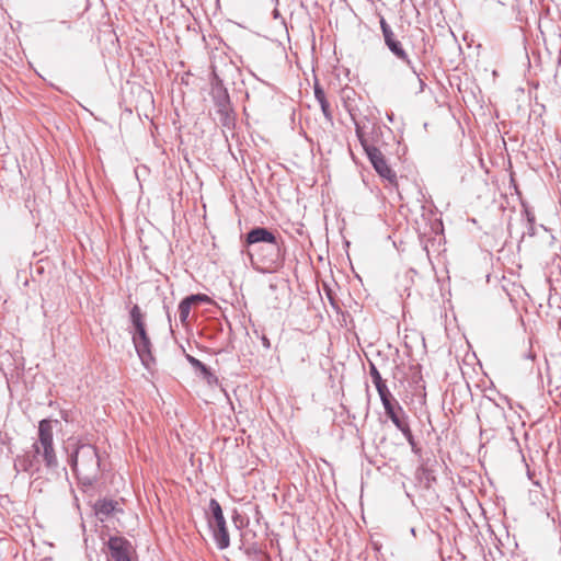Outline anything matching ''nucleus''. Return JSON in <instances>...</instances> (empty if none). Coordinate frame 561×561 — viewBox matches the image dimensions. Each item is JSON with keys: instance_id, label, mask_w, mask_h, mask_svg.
<instances>
[{"instance_id": "f257e3e1", "label": "nucleus", "mask_w": 561, "mask_h": 561, "mask_svg": "<svg viewBox=\"0 0 561 561\" xmlns=\"http://www.w3.org/2000/svg\"><path fill=\"white\" fill-rule=\"evenodd\" d=\"M47 469L55 470L58 459L54 448L53 423L50 420H42L38 424V437L28 450L18 455L14 459L16 473L26 472L31 476L41 471V463Z\"/></svg>"}, {"instance_id": "f03ea898", "label": "nucleus", "mask_w": 561, "mask_h": 561, "mask_svg": "<svg viewBox=\"0 0 561 561\" xmlns=\"http://www.w3.org/2000/svg\"><path fill=\"white\" fill-rule=\"evenodd\" d=\"M69 466L82 486H92L99 479L101 460L91 444H78L69 457Z\"/></svg>"}, {"instance_id": "7ed1b4c3", "label": "nucleus", "mask_w": 561, "mask_h": 561, "mask_svg": "<svg viewBox=\"0 0 561 561\" xmlns=\"http://www.w3.org/2000/svg\"><path fill=\"white\" fill-rule=\"evenodd\" d=\"M133 330L130 331L133 344L139 359L146 368H150L154 363L152 355V344L146 330L144 314L138 305L133 306L129 312Z\"/></svg>"}, {"instance_id": "20e7f679", "label": "nucleus", "mask_w": 561, "mask_h": 561, "mask_svg": "<svg viewBox=\"0 0 561 561\" xmlns=\"http://www.w3.org/2000/svg\"><path fill=\"white\" fill-rule=\"evenodd\" d=\"M356 136L375 171L391 185H397V174L389 167L387 160L380 149L368 142L363 127L358 123L355 124Z\"/></svg>"}, {"instance_id": "39448f33", "label": "nucleus", "mask_w": 561, "mask_h": 561, "mask_svg": "<svg viewBox=\"0 0 561 561\" xmlns=\"http://www.w3.org/2000/svg\"><path fill=\"white\" fill-rule=\"evenodd\" d=\"M206 519L217 548L227 549L230 546V536L222 508L216 499L209 501Z\"/></svg>"}, {"instance_id": "423d86ee", "label": "nucleus", "mask_w": 561, "mask_h": 561, "mask_svg": "<svg viewBox=\"0 0 561 561\" xmlns=\"http://www.w3.org/2000/svg\"><path fill=\"white\" fill-rule=\"evenodd\" d=\"M111 561H131V543L124 537L113 536L107 541Z\"/></svg>"}, {"instance_id": "0eeeda50", "label": "nucleus", "mask_w": 561, "mask_h": 561, "mask_svg": "<svg viewBox=\"0 0 561 561\" xmlns=\"http://www.w3.org/2000/svg\"><path fill=\"white\" fill-rule=\"evenodd\" d=\"M276 239L277 237L270 229L265 227H254L245 234L243 245L251 247L257 243L268 245L270 243H273Z\"/></svg>"}, {"instance_id": "6e6552de", "label": "nucleus", "mask_w": 561, "mask_h": 561, "mask_svg": "<svg viewBox=\"0 0 561 561\" xmlns=\"http://www.w3.org/2000/svg\"><path fill=\"white\" fill-rule=\"evenodd\" d=\"M386 46L393 54V56H396L397 59H399L402 62H404L412 70V73L416 77V79L420 82V91L422 92L423 89H424V82L420 78V73L417 72L415 66L413 65V62L409 58V55L407 54L405 49L403 48L402 43L398 38H396L394 41H391Z\"/></svg>"}, {"instance_id": "1a4fd4ad", "label": "nucleus", "mask_w": 561, "mask_h": 561, "mask_svg": "<svg viewBox=\"0 0 561 561\" xmlns=\"http://www.w3.org/2000/svg\"><path fill=\"white\" fill-rule=\"evenodd\" d=\"M266 255L263 257V263L268 268H277L284 263L283 242L276 239L273 243L265 245Z\"/></svg>"}, {"instance_id": "9d476101", "label": "nucleus", "mask_w": 561, "mask_h": 561, "mask_svg": "<svg viewBox=\"0 0 561 561\" xmlns=\"http://www.w3.org/2000/svg\"><path fill=\"white\" fill-rule=\"evenodd\" d=\"M385 409L386 415L391 420L394 426L407 420L405 412L393 396L380 400Z\"/></svg>"}, {"instance_id": "9b49d317", "label": "nucleus", "mask_w": 561, "mask_h": 561, "mask_svg": "<svg viewBox=\"0 0 561 561\" xmlns=\"http://www.w3.org/2000/svg\"><path fill=\"white\" fill-rule=\"evenodd\" d=\"M369 375H370L373 383L375 385V387L377 389L380 400L392 396V393L388 389L386 380L382 379L378 368L371 362L369 363Z\"/></svg>"}, {"instance_id": "f8f14e48", "label": "nucleus", "mask_w": 561, "mask_h": 561, "mask_svg": "<svg viewBox=\"0 0 561 561\" xmlns=\"http://www.w3.org/2000/svg\"><path fill=\"white\" fill-rule=\"evenodd\" d=\"M215 104L218 108L219 115H225L226 118H229L230 108V98L226 89L218 91L215 96Z\"/></svg>"}, {"instance_id": "ddd939ff", "label": "nucleus", "mask_w": 561, "mask_h": 561, "mask_svg": "<svg viewBox=\"0 0 561 561\" xmlns=\"http://www.w3.org/2000/svg\"><path fill=\"white\" fill-rule=\"evenodd\" d=\"M314 98L319 102L321 111H322L325 119L328 122L332 123L333 116H332V112H331V108H330V104H329V102L327 100V96H325V93H324L323 89L319 84L314 85Z\"/></svg>"}, {"instance_id": "4468645a", "label": "nucleus", "mask_w": 561, "mask_h": 561, "mask_svg": "<svg viewBox=\"0 0 561 561\" xmlns=\"http://www.w3.org/2000/svg\"><path fill=\"white\" fill-rule=\"evenodd\" d=\"M186 359L191 364V366L194 369L198 370L208 382H210L213 379H216L210 368L206 366L204 363H202L199 359L195 358L190 354L186 355Z\"/></svg>"}, {"instance_id": "2eb2a0df", "label": "nucleus", "mask_w": 561, "mask_h": 561, "mask_svg": "<svg viewBox=\"0 0 561 561\" xmlns=\"http://www.w3.org/2000/svg\"><path fill=\"white\" fill-rule=\"evenodd\" d=\"M115 505H116V503L112 500H107V499L99 500L94 506L95 513L98 515L108 516L114 512Z\"/></svg>"}, {"instance_id": "dca6fc26", "label": "nucleus", "mask_w": 561, "mask_h": 561, "mask_svg": "<svg viewBox=\"0 0 561 561\" xmlns=\"http://www.w3.org/2000/svg\"><path fill=\"white\" fill-rule=\"evenodd\" d=\"M379 23H380V28L382 32L385 45L389 44L391 41H394L397 38L396 34L393 33L391 26L387 23V21L385 20L383 16H380Z\"/></svg>"}, {"instance_id": "f3484780", "label": "nucleus", "mask_w": 561, "mask_h": 561, "mask_svg": "<svg viewBox=\"0 0 561 561\" xmlns=\"http://www.w3.org/2000/svg\"><path fill=\"white\" fill-rule=\"evenodd\" d=\"M192 306L193 305L186 298L181 300L179 305V318L182 323L187 321Z\"/></svg>"}, {"instance_id": "a211bd4d", "label": "nucleus", "mask_w": 561, "mask_h": 561, "mask_svg": "<svg viewBox=\"0 0 561 561\" xmlns=\"http://www.w3.org/2000/svg\"><path fill=\"white\" fill-rule=\"evenodd\" d=\"M382 135V129H381V126L379 125H374L373 128H371V133H370V137L368 138L366 136V139L368 140L369 144L374 145L378 142L379 140V137Z\"/></svg>"}, {"instance_id": "6ab92c4d", "label": "nucleus", "mask_w": 561, "mask_h": 561, "mask_svg": "<svg viewBox=\"0 0 561 561\" xmlns=\"http://www.w3.org/2000/svg\"><path fill=\"white\" fill-rule=\"evenodd\" d=\"M396 427L403 434L407 440L413 437V434L407 420L402 421L400 425Z\"/></svg>"}, {"instance_id": "aec40b11", "label": "nucleus", "mask_w": 561, "mask_h": 561, "mask_svg": "<svg viewBox=\"0 0 561 561\" xmlns=\"http://www.w3.org/2000/svg\"><path fill=\"white\" fill-rule=\"evenodd\" d=\"M192 305L194 304H197V302H204V301H208L209 298L208 296L204 295V294H193V295H190L187 297H185Z\"/></svg>"}, {"instance_id": "412c9836", "label": "nucleus", "mask_w": 561, "mask_h": 561, "mask_svg": "<svg viewBox=\"0 0 561 561\" xmlns=\"http://www.w3.org/2000/svg\"><path fill=\"white\" fill-rule=\"evenodd\" d=\"M527 220H528L527 234L529 237H534L536 234L535 216L528 213Z\"/></svg>"}, {"instance_id": "4be33fe9", "label": "nucleus", "mask_w": 561, "mask_h": 561, "mask_svg": "<svg viewBox=\"0 0 561 561\" xmlns=\"http://www.w3.org/2000/svg\"><path fill=\"white\" fill-rule=\"evenodd\" d=\"M408 443L411 446V449H412V451L414 454H419L420 453V448L417 447V444H416V442L414 439V436L412 438L408 439Z\"/></svg>"}, {"instance_id": "5701e85b", "label": "nucleus", "mask_w": 561, "mask_h": 561, "mask_svg": "<svg viewBox=\"0 0 561 561\" xmlns=\"http://www.w3.org/2000/svg\"><path fill=\"white\" fill-rule=\"evenodd\" d=\"M261 341H262L263 346H264L266 350H270V348H271V342H270L268 337H267L265 334H262V335H261Z\"/></svg>"}, {"instance_id": "b1692460", "label": "nucleus", "mask_w": 561, "mask_h": 561, "mask_svg": "<svg viewBox=\"0 0 561 561\" xmlns=\"http://www.w3.org/2000/svg\"><path fill=\"white\" fill-rule=\"evenodd\" d=\"M220 121H221L224 126H229L230 123L232 122V117H231L230 114H229V118H226L225 115H220Z\"/></svg>"}, {"instance_id": "393cba45", "label": "nucleus", "mask_w": 561, "mask_h": 561, "mask_svg": "<svg viewBox=\"0 0 561 561\" xmlns=\"http://www.w3.org/2000/svg\"><path fill=\"white\" fill-rule=\"evenodd\" d=\"M494 409L500 413L501 416H504V411L499 403H494Z\"/></svg>"}, {"instance_id": "a878e982", "label": "nucleus", "mask_w": 561, "mask_h": 561, "mask_svg": "<svg viewBox=\"0 0 561 561\" xmlns=\"http://www.w3.org/2000/svg\"><path fill=\"white\" fill-rule=\"evenodd\" d=\"M38 479H34V481H32L31 483V486L36 490L38 486H39V483H37ZM43 483V481L41 482V484Z\"/></svg>"}, {"instance_id": "bb28decb", "label": "nucleus", "mask_w": 561, "mask_h": 561, "mask_svg": "<svg viewBox=\"0 0 561 561\" xmlns=\"http://www.w3.org/2000/svg\"><path fill=\"white\" fill-rule=\"evenodd\" d=\"M387 117H388V119H389L390 122H392V119H393V118H392V117H393V114H389V115H387Z\"/></svg>"}]
</instances>
